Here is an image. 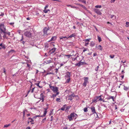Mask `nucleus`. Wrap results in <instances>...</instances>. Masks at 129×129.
Returning a JSON list of instances; mask_svg holds the SVG:
<instances>
[{"mask_svg": "<svg viewBox=\"0 0 129 129\" xmlns=\"http://www.w3.org/2000/svg\"><path fill=\"white\" fill-rule=\"evenodd\" d=\"M77 115L74 113H72L68 116V118L70 121H71L73 120V119H76Z\"/></svg>", "mask_w": 129, "mask_h": 129, "instance_id": "obj_1", "label": "nucleus"}, {"mask_svg": "<svg viewBox=\"0 0 129 129\" xmlns=\"http://www.w3.org/2000/svg\"><path fill=\"white\" fill-rule=\"evenodd\" d=\"M51 85V84H50L49 85V87L51 90L55 93L58 92V88L57 87L52 86Z\"/></svg>", "mask_w": 129, "mask_h": 129, "instance_id": "obj_2", "label": "nucleus"}, {"mask_svg": "<svg viewBox=\"0 0 129 129\" xmlns=\"http://www.w3.org/2000/svg\"><path fill=\"white\" fill-rule=\"evenodd\" d=\"M101 95H100L99 96H96L92 100V103L95 102L96 103L97 102L99 101H101L102 100V99L101 98Z\"/></svg>", "mask_w": 129, "mask_h": 129, "instance_id": "obj_3", "label": "nucleus"}, {"mask_svg": "<svg viewBox=\"0 0 129 129\" xmlns=\"http://www.w3.org/2000/svg\"><path fill=\"white\" fill-rule=\"evenodd\" d=\"M84 81L83 83V85L85 87H86L87 83H88V77H84Z\"/></svg>", "mask_w": 129, "mask_h": 129, "instance_id": "obj_4", "label": "nucleus"}, {"mask_svg": "<svg viewBox=\"0 0 129 129\" xmlns=\"http://www.w3.org/2000/svg\"><path fill=\"white\" fill-rule=\"evenodd\" d=\"M24 35L26 37H31L32 36L31 34L30 31H27L25 32L24 33Z\"/></svg>", "mask_w": 129, "mask_h": 129, "instance_id": "obj_5", "label": "nucleus"}, {"mask_svg": "<svg viewBox=\"0 0 129 129\" xmlns=\"http://www.w3.org/2000/svg\"><path fill=\"white\" fill-rule=\"evenodd\" d=\"M49 30V29L46 27H45L44 28L43 30V32L44 33V35H48L50 34H49L47 33V31Z\"/></svg>", "mask_w": 129, "mask_h": 129, "instance_id": "obj_6", "label": "nucleus"}, {"mask_svg": "<svg viewBox=\"0 0 129 129\" xmlns=\"http://www.w3.org/2000/svg\"><path fill=\"white\" fill-rule=\"evenodd\" d=\"M68 100L71 101L73 99V98L75 96V95L73 93L71 95H70L68 96Z\"/></svg>", "mask_w": 129, "mask_h": 129, "instance_id": "obj_7", "label": "nucleus"}, {"mask_svg": "<svg viewBox=\"0 0 129 129\" xmlns=\"http://www.w3.org/2000/svg\"><path fill=\"white\" fill-rule=\"evenodd\" d=\"M101 101H102L103 102H105L106 103H104L103 105L104 106L105 108H106L107 106H108V105H109V102H105L104 101V100H103L102 99V100Z\"/></svg>", "mask_w": 129, "mask_h": 129, "instance_id": "obj_8", "label": "nucleus"}, {"mask_svg": "<svg viewBox=\"0 0 129 129\" xmlns=\"http://www.w3.org/2000/svg\"><path fill=\"white\" fill-rule=\"evenodd\" d=\"M94 12L96 13L99 15H101L102 14V13L100 11V10L97 9H95Z\"/></svg>", "mask_w": 129, "mask_h": 129, "instance_id": "obj_9", "label": "nucleus"}, {"mask_svg": "<svg viewBox=\"0 0 129 129\" xmlns=\"http://www.w3.org/2000/svg\"><path fill=\"white\" fill-rule=\"evenodd\" d=\"M91 112L93 114H94L95 113H96L95 110V108L94 107L92 106L91 107Z\"/></svg>", "mask_w": 129, "mask_h": 129, "instance_id": "obj_10", "label": "nucleus"}, {"mask_svg": "<svg viewBox=\"0 0 129 129\" xmlns=\"http://www.w3.org/2000/svg\"><path fill=\"white\" fill-rule=\"evenodd\" d=\"M70 75L71 73L69 72H68L67 73L66 75L65 76V79L67 78H70Z\"/></svg>", "mask_w": 129, "mask_h": 129, "instance_id": "obj_11", "label": "nucleus"}, {"mask_svg": "<svg viewBox=\"0 0 129 129\" xmlns=\"http://www.w3.org/2000/svg\"><path fill=\"white\" fill-rule=\"evenodd\" d=\"M4 28H5V27H4V25L3 24H0V31H2L4 29Z\"/></svg>", "mask_w": 129, "mask_h": 129, "instance_id": "obj_12", "label": "nucleus"}, {"mask_svg": "<svg viewBox=\"0 0 129 129\" xmlns=\"http://www.w3.org/2000/svg\"><path fill=\"white\" fill-rule=\"evenodd\" d=\"M56 49V48H54L50 50V52L51 54L53 53L55 51Z\"/></svg>", "mask_w": 129, "mask_h": 129, "instance_id": "obj_13", "label": "nucleus"}, {"mask_svg": "<svg viewBox=\"0 0 129 129\" xmlns=\"http://www.w3.org/2000/svg\"><path fill=\"white\" fill-rule=\"evenodd\" d=\"M124 86L123 89L125 91H127V90L129 89V86L128 87L124 85H123Z\"/></svg>", "mask_w": 129, "mask_h": 129, "instance_id": "obj_14", "label": "nucleus"}, {"mask_svg": "<svg viewBox=\"0 0 129 129\" xmlns=\"http://www.w3.org/2000/svg\"><path fill=\"white\" fill-rule=\"evenodd\" d=\"M56 36H53L52 37L50 41H54L56 40Z\"/></svg>", "mask_w": 129, "mask_h": 129, "instance_id": "obj_15", "label": "nucleus"}, {"mask_svg": "<svg viewBox=\"0 0 129 129\" xmlns=\"http://www.w3.org/2000/svg\"><path fill=\"white\" fill-rule=\"evenodd\" d=\"M6 28H4V29L2 30V31H1V33H3L4 34H6V33H7V32L6 31Z\"/></svg>", "mask_w": 129, "mask_h": 129, "instance_id": "obj_16", "label": "nucleus"}, {"mask_svg": "<svg viewBox=\"0 0 129 129\" xmlns=\"http://www.w3.org/2000/svg\"><path fill=\"white\" fill-rule=\"evenodd\" d=\"M28 120H30V122H31V124H34V123L33 122L34 121V120L33 119L31 118H29Z\"/></svg>", "mask_w": 129, "mask_h": 129, "instance_id": "obj_17", "label": "nucleus"}, {"mask_svg": "<svg viewBox=\"0 0 129 129\" xmlns=\"http://www.w3.org/2000/svg\"><path fill=\"white\" fill-rule=\"evenodd\" d=\"M76 36V35L75 33H74L73 34H72L71 35H70V36H69L68 38H71L73 37H74Z\"/></svg>", "mask_w": 129, "mask_h": 129, "instance_id": "obj_18", "label": "nucleus"}, {"mask_svg": "<svg viewBox=\"0 0 129 129\" xmlns=\"http://www.w3.org/2000/svg\"><path fill=\"white\" fill-rule=\"evenodd\" d=\"M67 79L66 80V81L65 82L66 83H69L70 81L71 78H67Z\"/></svg>", "mask_w": 129, "mask_h": 129, "instance_id": "obj_19", "label": "nucleus"}, {"mask_svg": "<svg viewBox=\"0 0 129 129\" xmlns=\"http://www.w3.org/2000/svg\"><path fill=\"white\" fill-rule=\"evenodd\" d=\"M59 92H57V93H56V94H53L52 95V97L53 98H54L57 95H58L59 94Z\"/></svg>", "mask_w": 129, "mask_h": 129, "instance_id": "obj_20", "label": "nucleus"}, {"mask_svg": "<svg viewBox=\"0 0 129 129\" xmlns=\"http://www.w3.org/2000/svg\"><path fill=\"white\" fill-rule=\"evenodd\" d=\"M52 62V60H50L46 61L45 62L47 63H49Z\"/></svg>", "mask_w": 129, "mask_h": 129, "instance_id": "obj_21", "label": "nucleus"}, {"mask_svg": "<svg viewBox=\"0 0 129 129\" xmlns=\"http://www.w3.org/2000/svg\"><path fill=\"white\" fill-rule=\"evenodd\" d=\"M66 6H67L68 7H70L72 8H77V7H76L75 6H72L71 5H67Z\"/></svg>", "mask_w": 129, "mask_h": 129, "instance_id": "obj_22", "label": "nucleus"}, {"mask_svg": "<svg viewBox=\"0 0 129 129\" xmlns=\"http://www.w3.org/2000/svg\"><path fill=\"white\" fill-rule=\"evenodd\" d=\"M15 52V51L14 50L11 49L9 52L8 53H12Z\"/></svg>", "mask_w": 129, "mask_h": 129, "instance_id": "obj_23", "label": "nucleus"}, {"mask_svg": "<svg viewBox=\"0 0 129 129\" xmlns=\"http://www.w3.org/2000/svg\"><path fill=\"white\" fill-rule=\"evenodd\" d=\"M50 10L49 9H47V10L44 9L43 10V12L45 13H47L48 12H50Z\"/></svg>", "mask_w": 129, "mask_h": 129, "instance_id": "obj_24", "label": "nucleus"}, {"mask_svg": "<svg viewBox=\"0 0 129 129\" xmlns=\"http://www.w3.org/2000/svg\"><path fill=\"white\" fill-rule=\"evenodd\" d=\"M45 96L42 93H41V94L40 98H45Z\"/></svg>", "mask_w": 129, "mask_h": 129, "instance_id": "obj_25", "label": "nucleus"}, {"mask_svg": "<svg viewBox=\"0 0 129 129\" xmlns=\"http://www.w3.org/2000/svg\"><path fill=\"white\" fill-rule=\"evenodd\" d=\"M66 106V104L64 105L63 106V107H62L60 109L62 110V111H64L65 109V107Z\"/></svg>", "mask_w": 129, "mask_h": 129, "instance_id": "obj_26", "label": "nucleus"}, {"mask_svg": "<svg viewBox=\"0 0 129 129\" xmlns=\"http://www.w3.org/2000/svg\"><path fill=\"white\" fill-rule=\"evenodd\" d=\"M98 40L99 41V42L101 41L102 40L101 38L99 36H98Z\"/></svg>", "mask_w": 129, "mask_h": 129, "instance_id": "obj_27", "label": "nucleus"}, {"mask_svg": "<svg viewBox=\"0 0 129 129\" xmlns=\"http://www.w3.org/2000/svg\"><path fill=\"white\" fill-rule=\"evenodd\" d=\"M79 2H82L84 3L85 4L86 3V2L85 0H78Z\"/></svg>", "mask_w": 129, "mask_h": 129, "instance_id": "obj_28", "label": "nucleus"}, {"mask_svg": "<svg viewBox=\"0 0 129 129\" xmlns=\"http://www.w3.org/2000/svg\"><path fill=\"white\" fill-rule=\"evenodd\" d=\"M76 66H77L78 67L80 66L81 65V64L80 63V62L78 63H77V64H75Z\"/></svg>", "mask_w": 129, "mask_h": 129, "instance_id": "obj_29", "label": "nucleus"}, {"mask_svg": "<svg viewBox=\"0 0 129 129\" xmlns=\"http://www.w3.org/2000/svg\"><path fill=\"white\" fill-rule=\"evenodd\" d=\"M94 43L93 42H91L90 43V46L91 47H93L94 45Z\"/></svg>", "mask_w": 129, "mask_h": 129, "instance_id": "obj_30", "label": "nucleus"}, {"mask_svg": "<svg viewBox=\"0 0 129 129\" xmlns=\"http://www.w3.org/2000/svg\"><path fill=\"white\" fill-rule=\"evenodd\" d=\"M98 48L101 50H102V47L101 45H99L98 46Z\"/></svg>", "mask_w": 129, "mask_h": 129, "instance_id": "obj_31", "label": "nucleus"}, {"mask_svg": "<svg viewBox=\"0 0 129 129\" xmlns=\"http://www.w3.org/2000/svg\"><path fill=\"white\" fill-rule=\"evenodd\" d=\"M112 99L113 101L114 100V97L113 96H109V98H108V99Z\"/></svg>", "mask_w": 129, "mask_h": 129, "instance_id": "obj_32", "label": "nucleus"}, {"mask_svg": "<svg viewBox=\"0 0 129 129\" xmlns=\"http://www.w3.org/2000/svg\"><path fill=\"white\" fill-rule=\"evenodd\" d=\"M80 63L81 64V65H83L84 64H86V63L85 62H82L81 60L80 61Z\"/></svg>", "mask_w": 129, "mask_h": 129, "instance_id": "obj_33", "label": "nucleus"}, {"mask_svg": "<svg viewBox=\"0 0 129 129\" xmlns=\"http://www.w3.org/2000/svg\"><path fill=\"white\" fill-rule=\"evenodd\" d=\"M1 47L2 48L4 49L6 48L4 44H3Z\"/></svg>", "mask_w": 129, "mask_h": 129, "instance_id": "obj_34", "label": "nucleus"}, {"mask_svg": "<svg viewBox=\"0 0 129 129\" xmlns=\"http://www.w3.org/2000/svg\"><path fill=\"white\" fill-rule=\"evenodd\" d=\"M72 56V55H64V56L68 57V58H69L70 56Z\"/></svg>", "mask_w": 129, "mask_h": 129, "instance_id": "obj_35", "label": "nucleus"}, {"mask_svg": "<svg viewBox=\"0 0 129 129\" xmlns=\"http://www.w3.org/2000/svg\"><path fill=\"white\" fill-rule=\"evenodd\" d=\"M27 110L25 109V110H24L23 111V117L24 118V117L25 116V111H27Z\"/></svg>", "mask_w": 129, "mask_h": 129, "instance_id": "obj_36", "label": "nucleus"}, {"mask_svg": "<svg viewBox=\"0 0 129 129\" xmlns=\"http://www.w3.org/2000/svg\"><path fill=\"white\" fill-rule=\"evenodd\" d=\"M46 118H45L43 119L42 121H41V123H43L46 120Z\"/></svg>", "mask_w": 129, "mask_h": 129, "instance_id": "obj_37", "label": "nucleus"}, {"mask_svg": "<svg viewBox=\"0 0 129 129\" xmlns=\"http://www.w3.org/2000/svg\"><path fill=\"white\" fill-rule=\"evenodd\" d=\"M102 7L101 5H96L95 6V7L96 8H101Z\"/></svg>", "mask_w": 129, "mask_h": 129, "instance_id": "obj_38", "label": "nucleus"}, {"mask_svg": "<svg viewBox=\"0 0 129 129\" xmlns=\"http://www.w3.org/2000/svg\"><path fill=\"white\" fill-rule=\"evenodd\" d=\"M10 125V124H6L5 125L4 127H8Z\"/></svg>", "mask_w": 129, "mask_h": 129, "instance_id": "obj_39", "label": "nucleus"}, {"mask_svg": "<svg viewBox=\"0 0 129 129\" xmlns=\"http://www.w3.org/2000/svg\"><path fill=\"white\" fill-rule=\"evenodd\" d=\"M126 26L127 27H129V22H126Z\"/></svg>", "mask_w": 129, "mask_h": 129, "instance_id": "obj_40", "label": "nucleus"}, {"mask_svg": "<svg viewBox=\"0 0 129 129\" xmlns=\"http://www.w3.org/2000/svg\"><path fill=\"white\" fill-rule=\"evenodd\" d=\"M90 40V39H87L85 40H83V41H84L85 42H89Z\"/></svg>", "mask_w": 129, "mask_h": 129, "instance_id": "obj_41", "label": "nucleus"}, {"mask_svg": "<svg viewBox=\"0 0 129 129\" xmlns=\"http://www.w3.org/2000/svg\"><path fill=\"white\" fill-rule=\"evenodd\" d=\"M47 112V111L45 110V111H44V114H43L44 115V116H46V114Z\"/></svg>", "mask_w": 129, "mask_h": 129, "instance_id": "obj_42", "label": "nucleus"}, {"mask_svg": "<svg viewBox=\"0 0 129 129\" xmlns=\"http://www.w3.org/2000/svg\"><path fill=\"white\" fill-rule=\"evenodd\" d=\"M39 99H40V101L41 100L42 101V102H44V98H39Z\"/></svg>", "mask_w": 129, "mask_h": 129, "instance_id": "obj_43", "label": "nucleus"}, {"mask_svg": "<svg viewBox=\"0 0 129 129\" xmlns=\"http://www.w3.org/2000/svg\"><path fill=\"white\" fill-rule=\"evenodd\" d=\"M40 82H39V83H35V84L37 86H38L39 87L41 88V87L39 85V84Z\"/></svg>", "mask_w": 129, "mask_h": 129, "instance_id": "obj_44", "label": "nucleus"}, {"mask_svg": "<svg viewBox=\"0 0 129 129\" xmlns=\"http://www.w3.org/2000/svg\"><path fill=\"white\" fill-rule=\"evenodd\" d=\"M87 107H85L84 108V112H86L87 111Z\"/></svg>", "mask_w": 129, "mask_h": 129, "instance_id": "obj_45", "label": "nucleus"}, {"mask_svg": "<svg viewBox=\"0 0 129 129\" xmlns=\"http://www.w3.org/2000/svg\"><path fill=\"white\" fill-rule=\"evenodd\" d=\"M115 56V55H110V57L111 58H114V57Z\"/></svg>", "mask_w": 129, "mask_h": 129, "instance_id": "obj_46", "label": "nucleus"}, {"mask_svg": "<svg viewBox=\"0 0 129 129\" xmlns=\"http://www.w3.org/2000/svg\"><path fill=\"white\" fill-rule=\"evenodd\" d=\"M81 7L84 9L85 10H86V8L82 5H81Z\"/></svg>", "mask_w": 129, "mask_h": 129, "instance_id": "obj_47", "label": "nucleus"}, {"mask_svg": "<svg viewBox=\"0 0 129 129\" xmlns=\"http://www.w3.org/2000/svg\"><path fill=\"white\" fill-rule=\"evenodd\" d=\"M99 68V66H97V67L95 68V70L96 71H98V69Z\"/></svg>", "mask_w": 129, "mask_h": 129, "instance_id": "obj_48", "label": "nucleus"}, {"mask_svg": "<svg viewBox=\"0 0 129 129\" xmlns=\"http://www.w3.org/2000/svg\"><path fill=\"white\" fill-rule=\"evenodd\" d=\"M60 98H56V101L57 102H60Z\"/></svg>", "mask_w": 129, "mask_h": 129, "instance_id": "obj_49", "label": "nucleus"}, {"mask_svg": "<svg viewBox=\"0 0 129 129\" xmlns=\"http://www.w3.org/2000/svg\"><path fill=\"white\" fill-rule=\"evenodd\" d=\"M6 35V34L4 35L3 36V37L4 38V39H5V38L7 39V37Z\"/></svg>", "mask_w": 129, "mask_h": 129, "instance_id": "obj_50", "label": "nucleus"}, {"mask_svg": "<svg viewBox=\"0 0 129 129\" xmlns=\"http://www.w3.org/2000/svg\"><path fill=\"white\" fill-rule=\"evenodd\" d=\"M35 88V87H34L32 88V89L31 90V93H33V92L34 91V90Z\"/></svg>", "mask_w": 129, "mask_h": 129, "instance_id": "obj_51", "label": "nucleus"}, {"mask_svg": "<svg viewBox=\"0 0 129 129\" xmlns=\"http://www.w3.org/2000/svg\"><path fill=\"white\" fill-rule=\"evenodd\" d=\"M40 115H36L35 116V117H34V118H35V119H36V118L37 117H40Z\"/></svg>", "mask_w": 129, "mask_h": 129, "instance_id": "obj_52", "label": "nucleus"}, {"mask_svg": "<svg viewBox=\"0 0 129 129\" xmlns=\"http://www.w3.org/2000/svg\"><path fill=\"white\" fill-rule=\"evenodd\" d=\"M87 49L84 48V49L83 50V52H84L85 51H87Z\"/></svg>", "mask_w": 129, "mask_h": 129, "instance_id": "obj_53", "label": "nucleus"}, {"mask_svg": "<svg viewBox=\"0 0 129 129\" xmlns=\"http://www.w3.org/2000/svg\"><path fill=\"white\" fill-rule=\"evenodd\" d=\"M89 43L88 42L86 43H85V46H87V45L89 44Z\"/></svg>", "mask_w": 129, "mask_h": 129, "instance_id": "obj_54", "label": "nucleus"}, {"mask_svg": "<svg viewBox=\"0 0 129 129\" xmlns=\"http://www.w3.org/2000/svg\"><path fill=\"white\" fill-rule=\"evenodd\" d=\"M70 107L69 106H67V107L66 109V110H67L70 108Z\"/></svg>", "mask_w": 129, "mask_h": 129, "instance_id": "obj_55", "label": "nucleus"}, {"mask_svg": "<svg viewBox=\"0 0 129 129\" xmlns=\"http://www.w3.org/2000/svg\"><path fill=\"white\" fill-rule=\"evenodd\" d=\"M48 7V5H47L45 7L44 9H46Z\"/></svg>", "mask_w": 129, "mask_h": 129, "instance_id": "obj_56", "label": "nucleus"}, {"mask_svg": "<svg viewBox=\"0 0 129 129\" xmlns=\"http://www.w3.org/2000/svg\"><path fill=\"white\" fill-rule=\"evenodd\" d=\"M6 33V34H7L9 36H10V32H7V33Z\"/></svg>", "mask_w": 129, "mask_h": 129, "instance_id": "obj_57", "label": "nucleus"}, {"mask_svg": "<svg viewBox=\"0 0 129 129\" xmlns=\"http://www.w3.org/2000/svg\"><path fill=\"white\" fill-rule=\"evenodd\" d=\"M114 16V15H111L110 16V18L111 19L113 18V17Z\"/></svg>", "mask_w": 129, "mask_h": 129, "instance_id": "obj_58", "label": "nucleus"}, {"mask_svg": "<svg viewBox=\"0 0 129 129\" xmlns=\"http://www.w3.org/2000/svg\"><path fill=\"white\" fill-rule=\"evenodd\" d=\"M115 0H111V3H114L115 1Z\"/></svg>", "mask_w": 129, "mask_h": 129, "instance_id": "obj_59", "label": "nucleus"}, {"mask_svg": "<svg viewBox=\"0 0 129 129\" xmlns=\"http://www.w3.org/2000/svg\"><path fill=\"white\" fill-rule=\"evenodd\" d=\"M77 59V57H75V58H74L72 59V60L73 61H75Z\"/></svg>", "mask_w": 129, "mask_h": 129, "instance_id": "obj_60", "label": "nucleus"}, {"mask_svg": "<svg viewBox=\"0 0 129 129\" xmlns=\"http://www.w3.org/2000/svg\"><path fill=\"white\" fill-rule=\"evenodd\" d=\"M3 71H4V73L5 74H6V71L5 69V68H4Z\"/></svg>", "mask_w": 129, "mask_h": 129, "instance_id": "obj_61", "label": "nucleus"}, {"mask_svg": "<svg viewBox=\"0 0 129 129\" xmlns=\"http://www.w3.org/2000/svg\"><path fill=\"white\" fill-rule=\"evenodd\" d=\"M97 55V54L96 53H94L93 54V56H96Z\"/></svg>", "mask_w": 129, "mask_h": 129, "instance_id": "obj_62", "label": "nucleus"}, {"mask_svg": "<svg viewBox=\"0 0 129 129\" xmlns=\"http://www.w3.org/2000/svg\"><path fill=\"white\" fill-rule=\"evenodd\" d=\"M27 66L29 68H30V65H29L28 63H27Z\"/></svg>", "mask_w": 129, "mask_h": 129, "instance_id": "obj_63", "label": "nucleus"}, {"mask_svg": "<svg viewBox=\"0 0 129 129\" xmlns=\"http://www.w3.org/2000/svg\"><path fill=\"white\" fill-rule=\"evenodd\" d=\"M30 127L29 126H28L27 127L26 129H30Z\"/></svg>", "mask_w": 129, "mask_h": 129, "instance_id": "obj_64", "label": "nucleus"}]
</instances>
